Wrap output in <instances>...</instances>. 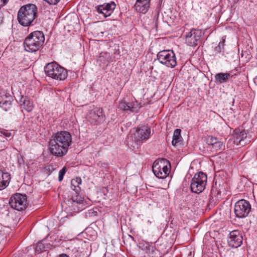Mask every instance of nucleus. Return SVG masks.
I'll return each instance as SVG.
<instances>
[{"label": "nucleus", "instance_id": "nucleus-36", "mask_svg": "<svg viewBox=\"0 0 257 257\" xmlns=\"http://www.w3.org/2000/svg\"><path fill=\"white\" fill-rule=\"evenodd\" d=\"M104 55L107 56V54L106 53H101L100 54V56H99L100 61H104V60L102 59V58L104 57Z\"/></svg>", "mask_w": 257, "mask_h": 257}, {"label": "nucleus", "instance_id": "nucleus-16", "mask_svg": "<svg viewBox=\"0 0 257 257\" xmlns=\"http://www.w3.org/2000/svg\"><path fill=\"white\" fill-rule=\"evenodd\" d=\"M115 4L114 2L110 3L104 4L102 5H100L97 7V12L103 15L105 18L110 16L113 12L115 8Z\"/></svg>", "mask_w": 257, "mask_h": 257}, {"label": "nucleus", "instance_id": "nucleus-41", "mask_svg": "<svg viewBox=\"0 0 257 257\" xmlns=\"http://www.w3.org/2000/svg\"><path fill=\"white\" fill-rule=\"evenodd\" d=\"M38 246H37V250H38Z\"/></svg>", "mask_w": 257, "mask_h": 257}, {"label": "nucleus", "instance_id": "nucleus-40", "mask_svg": "<svg viewBox=\"0 0 257 257\" xmlns=\"http://www.w3.org/2000/svg\"><path fill=\"white\" fill-rule=\"evenodd\" d=\"M129 236H130V237H131L133 239H134V237H133L132 236H131V235H129Z\"/></svg>", "mask_w": 257, "mask_h": 257}, {"label": "nucleus", "instance_id": "nucleus-1", "mask_svg": "<svg viewBox=\"0 0 257 257\" xmlns=\"http://www.w3.org/2000/svg\"><path fill=\"white\" fill-rule=\"evenodd\" d=\"M71 134L67 131H60L53 135L49 141V151L58 157L65 156L71 145Z\"/></svg>", "mask_w": 257, "mask_h": 257}, {"label": "nucleus", "instance_id": "nucleus-32", "mask_svg": "<svg viewBox=\"0 0 257 257\" xmlns=\"http://www.w3.org/2000/svg\"><path fill=\"white\" fill-rule=\"evenodd\" d=\"M9 97L7 96L6 94L1 95L0 94V105L2 104L4 101L7 99H9Z\"/></svg>", "mask_w": 257, "mask_h": 257}, {"label": "nucleus", "instance_id": "nucleus-30", "mask_svg": "<svg viewBox=\"0 0 257 257\" xmlns=\"http://www.w3.org/2000/svg\"><path fill=\"white\" fill-rule=\"evenodd\" d=\"M224 45V44H223V42H219L218 46L214 48L215 53L221 52L223 49Z\"/></svg>", "mask_w": 257, "mask_h": 257}, {"label": "nucleus", "instance_id": "nucleus-21", "mask_svg": "<svg viewBox=\"0 0 257 257\" xmlns=\"http://www.w3.org/2000/svg\"><path fill=\"white\" fill-rule=\"evenodd\" d=\"M230 75L229 73H219L215 76L216 81L219 83L226 82Z\"/></svg>", "mask_w": 257, "mask_h": 257}, {"label": "nucleus", "instance_id": "nucleus-20", "mask_svg": "<svg viewBox=\"0 0 257 257\" xmlns=\"http://www.w3.org/2000/svg\"><path fill=\"white\" fill-rule=\"evenodd\" d=\"M181 130L177 128L176 129L174 132L173 140L172 144L173 146H176L177 145L182 142V137L181 136Z\"/></svg>", "mask_w": 257, "mask_h": 257}, {"label": "nucleus", "instance_id": "nucleus-23", "mask_svg": "<svg viewBox=\"0 0 257 257\" xmlns=\"http://www.w3.org/2000/svg\"><path fill=\"white\" fill-rule=\"evenodd\" d=\"M224 148V146L223 145V143L218 140L210 149L212 151L215 152L222 150Z\"/></svg>", "mask_w": 257, "mask_h": 257}, {"label": "nucleus", "instance_id": "nucleus-5", "mask_svg": "<svg viewBox=\"0 0 257 257\" xmlns=\"http://www.w3.org/2000/svg\"><path fill=\"white\" fill-rule=\"evenodd\" d=\"M171 167L169 161L165 158L156 160L153 165L152 170L155 175L160 179L165 178L169 174Z\"/></svg>", "mask_w": 257, "mask_h": 257}, {"label": "nucleus", "instance_id": "nucleus-24", "mask_svg": "<svg viewBox=\"0 0 257 257\" xmlns=\"http://www.w3.org/2000/svg\"><path fill=\"white\" fill-rule=\"evenodd\" d=\"M130 106H131V111L134 112H138L140 108L142 107L141 103H139L136 100L130 103Z\"/></svg>", "mask_w": 257, "mask_h": 257}, {"label": "nucleus", "instance_id": "nucleus-17", "mask_svg": "<svg viewBox=\"0 0 257 257\" xmlns=\"http://www.w3.org/2000/svg\"><path fill=\"white\" fill-rule=\"evenodd\" d=\"M150 1L137 0L134 8L138 12L145 14L149 9Z\"/></svg>", "mask_w": 257, "mask_h": 257}, {"label": "nucleus", "instance_id": "nucleus-28", "mask_svg": "<svg viewBox=\"0 0 257 257\" xmlns=\"http://www.w3.org/2000/svg\"><path fill=\"white\" fill-rule=\"evenodd\" d=\"M77 181L75 179L71 180V187L73 191H75L76 194H78L80 191V188L79 186H77Z\"/></svg>", "mask_w": 257, "mask_h": 257}, {"label": "nucleus", "instance_id": "nucleus-18", "mask_svg": "<svg viewBox=\"0 0 257 257\" xmlns=\"http://www.w3.org/2000/svg\"><path fill=\"white\" fill-rule=\"evenodd\" d=\"M20 104L22 109L26 111H31L34 108V104L29 98L27 96H22L20 100Z\"/></svg>", "mask_w": 257, "mask_h": 257}, {"label": "nucleus", "instance_id": "nucleus-39", "mask_svg": "<svg viewBox=\"0 0 257 257\" xmlns=\"http://www.w3.org/2000/svg\"><path fill=\"white\" fill-rule=\"evenodd\" d=\"M225 39H226V36H224L222 38V41L221 42H223V44H224Z\"/></svg>", "mask_w": 257, "mask_h": 257}, {"label": "nucleus", "instance_id": "nucleus-29", "mask_svg": "<svg viewBox=\"0 0 257 257\" xmlns=\"http://www.w3.org/2000/svg\"><path fill=\"white\" fill-rule=\"evenodd\" d=\"M66 167H64L59 172V181H61L63 179L64 176L66 172Z\"/></svg>", "mask_w": 257, "mask_h": 257}, {"label": "nucleus", "instance_id": "nucleus-31", "mask_svg": "<svg viewBox=\"0 0 257 257\" xmlns=\"http://www.w3.org/2000/svg\"><path fill=\"white\" fill-rule=\"evenodd\" d=\"M97 208L90 209L86 213V215L88 216L89 217L93 216H96L97 214Z\"/></svg>", "mask_w": 257, "mask_h": 257}, {"label": "nucleus", "instance_id": "nucleus-13", "mask_svg": "<svg viewBox=\"0 0 257 257\" xmlns=\"http://www.w3.org/2000/svg\"><path fill=\"white\" fill-rule=\"evenodd\" d=\"M242 240L241 233L237 230H235L230 232L227 241L230 246L236 248L241 245Z\"/></svg>", "mask_w": 257, "mask_h": 257}, {"label": "nucleus", "instance_id": "nucleus-35", "mask_svg": "<svg viewBox=\"0 0 257 257\" xmlns=\"http://www.w3.org/2000/svg\"><path fill=\"white\" fill-rule=\"evenodd\" d=\"M97 166L100 167H103L104 168H107V164H105V163H103L102 162H99L97 163Z\"/></svg>", "mask_w": 257, "mask_h": 257}, {"label": "nucleus", "instance_id": "nucleus-19", "mask_svg": "<svg viewBox=\"0 0 257 257\" xmlns=\"http://www.w3.org/2000/svg\"><path fill=\"white\" fill-rule=\"evenodd\" d=\"M10 175L8 173H4L0 171V190L6 188L10 181Z\"/></svg>", "mask_w": 257, "mask_h": 257}, {"label": "nucleus", "instance_id": "nucleus-33", "mask_svg": "<svg viewBox=\"0 0 257 257\" xmlns=\"http://www.w3.org/2000/svg\"><path fill=\"white\" fill-rule=\"evenodd\" d=\"M217 186H218V189H220L221 190V191H222L224 193L225 192V188L224 187L223 184H220V183H219L218 185H217Z\"/></svg>", "mask_w": 257, "mask_h": 257}, {"label": "nucleus", "instance_id": "nucleus-2", "mask_svg": "<svg viewBox=\"0 0 257 257\" xmlns=\"http://www.w3.org/2000/svg\"><path fill=\"white\" fill-rule=\"evenodd\" d=\"M37 14V7L32 4L21 7L18 13L19 23L25 27L29 26L35 19Z\"/></svg>", "mask_w": 257, "mask_h": 257}, {"label": "nucleus", "instance_id": "nucleus-26", "mask_svg": "<svg viewBox=\"0 0 257 257\" xmlns=\"http://www.w3.org/2000/svg\"><path fill=\"white\" fill-rule=\"evenodd\" d=\"M118 107L122 110H128L131 111V106L130 103H126L125 101H120L119 102Z\"/></svg>", "mask_w": 257, "mask_h": 257}, {"label": "nucleus", "instance_id": "nucleus-38", "mask_svg": "<svg viewBox=\"0 0 257 257\" xmlns=\"http://www.w3.org/2000/svg\"><path fill=\"white\" fill-rule=\"evenodd\" d=\"M24 160L23 158L21 157V158H18V162L20 165H21L22 163H23Z\"/></svg>", "mask_w": 257, "mask_h": 257}, {"label": "nucleus", "instance_id": "nucleus-25", "mask_svg": "<svg viewBox=\"0 0 257 257\" xmlns=\"http://www.w3.org/2000/svg\"><path fill=\"white\" fill-rule=\"evenodd\" d=\"M206 140L209 149L218 141L217 138L210 136H208Z\"/></svg>", "mask_w": 257, "mask_h": 257}, {"label": "nucleus", "instance_id": "nucleus-9", "mask_svg": "<svg viewBox=\"0 0 257 257\" xmlns=\"http://www.w3.org/2000/svg\"><path fill=\"white\" fill-rule=\"evenodd\" d=\"M9 203L16 210H22L26 207L27 196L21 194H16L11 197Z\"/></svg>", "mask_w": 257, "mask_h": 257}, {"label": "nucleus", "instance_id": "nucleus-27", "mask_svg": "<svg viewBox=\"0 0 257 257\" xmlns=\"http://www.w3.org/2000/svg\"><path fill=\"white\" fill-rule=\"evenodd\" d=\"M0 107H2L5 111L9 110L12 107V102L10 100V98L7 100L6 99V100L4 101V102L2 104L0 105Z\"/></svg>", "mask_w": 257, "mask_h": 257}, {"label": "nucleus", "instance_id": "nucleus-15", "mask_svg": "<svg viewBox=\"0 0 257 257\" xmlns=\"http://www.w3.org/2000/svg\"><path fill=\"white\" fill-rule=\"evenodd\" d=\"M234 132V137L235 142L239 143L240 145L243 146L250 142V138L248 137L247 134L244 130L235 129Z\"/></svg>", "mask_w": 257, "mask_h": 257}, {"label": "nucleus", "instance_id": "nucleus-3", "mask_svg": "<svg viewBox=\"0 0 257 257\" xmlns=\"http://www.w3.org/2000/svg\"><path fill=\"white\" fill-rule=\"evenodd\" d=\"M45 41L44 35L42 32L34 31L25 39L24 46L26 51L36 52L43 45Z\"/></svg>", "mask_w": 257, "mask_h": 257}, {"label": "nucleus", "instance_id": "nucleus-8", "mask_svg": "<svg viewBox=\"0 0 257 257\" xmlns=\"http://www.w3.org/2000/svg\"><path fill=\"white\" fill-rule=\"evenodd\" d=\"M250 208L249 203L245 200L241 199L235 203L234 211L237 217L243 218L248 214Z\"/></svg>", "mask_w": 257, "mask_h": 257}, {"label": "nucleus", "instance_id": "nucleus-4", "mask_svg": "<svg viewBox=\"0 0 257 257\" xmlns=\"http://www.w3.org/2000/svg\"><path fill=\"white\" fill-rule=\"evenodd\" d=\"M47 75L53 79L63 80L67 76V71L56 62L48 64L45 68Z\"/></svg>", "mask_w": 257, "mask_h": 257}, {"label": "nucleus", "instance_id": "nucleus-22", "mask_svg": "<svg viewBox=\"0 0 257 257\" xmlns=\"http://www.w3.org/2000/svg\"><path fill=\"white\" fill-rule=\"evenodd\" d=\"M224 193V192L221 191L220 189H218L217 183L216 181L215 184L213 185L211 189V195L212 196H214L216 197L217 199H218L221 198V194Z\"/></svg>", "mask_w": 257, "mask_h": 257}, {"label": "nucleus", "instance_id": "nucleus-37", "mask_svg": "<svg viewBox=\"0 0 257 257\" xmlns=\"http://www.w3.org/2000/svg\"><path fill=\"white\" fill-rule=\"evenodd\" d=\"M75 180H77V186H79V185L81 183V179L80 178H76L75 179Z\"/></svg>", "mask_w": 257, "mask_h": 257}, {"label": "nucleus", "instance_id": "nucleus-12", "mask_svg": "<svg viewBox=\"0 0 257 257\" xmlns=\"http://www.w3.org/2000/svg\"><path fill=\"white\" fill-rule=\"evenodd\" d=\"M104 117L102 109L95 107L88 111L86 118L91 123H100L104 120Z\"/></svg>", "mask_w": 257, "mask_h": 257}, {"label": "nucleus", "instance_id": "nucleus-11", "mask_svg": "<svg viewBox=\"0 0 257 257\" xmlns=\"http://www.w3.org/2000/svg\"><path fill=\"white\" fill-rule=\"evenodd\" d=\"M201 36V31L199 30L192 29L185 36V42L187 45L195 47L197 45Z\"/></svg>", "mask_w": 257, "mask_h": 257}, {"label": "nucleus", "instance_id": "nucleus-10", "mask_svg": "<svg viewBox=\"0 0 257 257\" xmlns=\"http://www.w3.org/2000/svg\"><path fill=\"white\" fill-rule=\"evenodd\" d=\"M151 134V128L146 126L137 128L134 134V139L137 145L142 144L144 140L148 139Z\"/></svg>", "mask_w": 257, "mask_h": 257}, {"label": "nucleus", "instance_id": "nucleus-14", "mask_svg": "<svg viewBox=\"0 0 257 257\" xmlns=\"http://www.w3.org/2000/svg\"><path fill=\"white\" fill-rule=\"evenodd\" d=\"M84 200L77 195H73L68 200V204L71 205V210L74 212H78L83 209Z\"/></svg>", "mask_w": 257, "mask_h": 257}, {"label": "nucleus", "instance_id": "nucleus-34", "mask_svg": "<svg viewBox=\"0 0 257 257\" xmlns=\"http://www.w3.org/2000/svg\"><path fill=\"white\" fill-rule=\"evenodd\" d=\"M46 169L47 171H48L49 173H51L53 170H54L53 165H50L47 166Z\"/></svg>", "mask_w": 257, "mask_h": 257}, {"label": "nucleus", "instance_id": "nucleus-6", "mask_svg": "<svg viewBox=\"0 0 257 257\" xmlns=\"http://www.w3.org/2000/svg\"><path fill=\"white\" fill-rule=\"evenodd\" d=\"M207 183V175L203 172H200L196 174L192 179L191 190L195 193L199 194L205 189Z\"/></svg>", "mask_w": 257, "mask_h": 257}, {"label": "nucleus", "instance_id": "nucleus-7", "mask_svg": "<svg viewBox=\"0 0 257 257\" xmlns=\"http://www.w3.org/2000/svg\"><path fill=\"white\" fill-rule=\"evenodd\" d=\"M157 59L162 64L170 68H174L177 65L176 58L173 51L163 50L159 52L157 55Z\"/></svg>", "mask_w": 257, "mask_h": 257}]
</instances>
